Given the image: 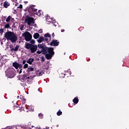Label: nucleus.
Here are the masks:
<instances>
[{
	"label": "nucleus",
	"instance_id": "nucleus-27",
	"mask_svg": "<svg viewBox=\"0 0 129 129\" xmlns=\"http://www.w3.org/2000/svg\"><path fill=\"white\" fill-rule=\"evenodd\" d=\"M28 67H29L28 64L26 63V64H25L24 65L23 68H24V69H27V68H28Z\"/></svg>",
	"mask_w": 129,
	"mask_h": 129
},
{
	"label": "nucleus",
	"instance_id": "nucleus-9",
	"mask_svg": "<svg viewBox=\"0 0 129 129\" xmlns=\"http://www.w3.org/2000/svg\"><path fill=\"white\" fill-rule=\"evenodd\" d=\"M27 80V76L26 74H24L23 75H22L20 79V80L22 82H25V81H26Z\"/></svg>",
	"mask_w": 129,
	"mask_h": 129
},
{
	"label": "nucleus",
	"instance_id": "nucleus-16",
	"mask_svg": "<svg viewBox=\"0 0 129 129\" xmlns=\"http://www.w3.org/2000/svg\"><path fill=\"white\" fill-rule=\"evenodd\" d=\"M34 61V59L32 58H30L27 61V63H29V64H32V62Z\"/></svg>",
	"mask_w": 129,
	"mask_h": 129
},
{
	"label": "nucleus",
	"instance_id": "nucleus-46",
	"mask_svg": "<svg viewBox=\"0 0 129 129\" xmlns=\"http://www.w3.org/2000/svg\"><path fill=\"white\" fill-rule=\"evenodd\" d=\"M39 33H41V32H39Z\"/></svg>",
	"mask_w": 129,
	"mask_h": 129
},
{
	"label": "nucleus",
	"instance_id": "nucleus-37",
	"mask_svg": "<svg viewBox=\"0 0 129 129\" xmlns=\"http://www.w3.org/2000/svg\"><path fill=\"white\" fill-rule=\"evenodd\" d=\"M22 73V69H20V71H19V74H21Z\"/></svg>",
	"mask_w": 129,
	"mask_h": 129
},
{
	"label": "nucleus",
	"instance_id": "nucleus-42",
	"mask_svg": "<svg viewBox=\"0 0 129 129\" xmlns=\"http://www.w3.org/2000/svg\"><path fill=\"white\" fill-rule=\"evenodd\" d=\"M15 25V24L14 23L13 25H12V27H15V26H14Z\"/></svg>",
	"mask_w": 129,
	"mask_h": 129
},
{
	"label": "nucleus",
	"instance_id": "nucleus-21",
	"mask_svg": "<svg viewBox=\"0 0 129 129\" xmlns=\"http://www.w3.org/2000/svg\"><path fill=\"white\" fill-rule=\"evenodd\" d=\"M62 113V112L60 111V110H59L57 112L56 114L58 115V116H60V115H61Z\"/></svg>",
	"mask_w": 129,
	"mask_h": 129
},
{
	"label": "nucleus",
	"instance_id": "nucleus-4",
	"mask_svg": "<svg viewBox=\"0 0 129 129\" xmlns=\"http://www.w3.org/2000/svg\"><path fill=\"white\" fill-rule=\"evenodd\" d=\"M35 6L31 5L29 7L26 8L25 10L28 11V13H29L30 15H34L35 14H37V9H35L34 7Z\"/></svg>",
	"mask_w": 129,
	"mask_h": 129
},
{
	"label": "nucleus",
	"instance_id": "nucleus-7",
	"mask_svg": "<svg viewBox=\"0 0 129 129\" xmlns=\"http://www.w3.org/2000/svg\"><path fill=\"white\" fill-rule=\"evenodd\" d=\"M25 22L27 23L28 25H31L32 24L34 23V19L31 17H28L27 18L25 19Z\"/></svg>",
	"mask_w": 129,
	"mask_h": 129
},
{
	"label": "nucleus",
	"instance_id": "nucleus-33",
	"mask_svg": "<svg viewBox=\"0 0 129 129\" xmlns=\"http://www.w3.org/2000/svg\"><path fill=\"white\" fill-rule=\"evenodd\" d=\"M18 8L23 9V5H20L18 7Z\"/></svg>",
	"mask_w": 129,
	"mask_h": 129
},
{
	"label": "nucleus",
	"instance_id": "nucleus-30",
	"mask_svg": "<svg viewBox=\"0 0 129 129\" xmlns=\"http://www.w3.org/2000/svg\"><path fill=\"white\" fill-rule=\"evenodd\" d=\"M24 25H21V27H20V29L21 30H24Z\"/></svg>",
	"mask_w": 129,
	"mask_h": 129
},
{
	"label": "nucleus",
	"instance_id": "nucleus-1",
	"mask_svg": "<svg viewBox=\"0 0 129 129\" xmlns=\"http://www.w3.org/2000/svg\"><path fill=\"white\" fill-rule=\"evenodd\" d=\"M38 47L40 50H38L36 53L39 54H45V58L48 60L51 59L55 54L54 48L48 47L45 43L38 44Z\"/></svg>",
	"mask_w": 129,
	"mask_h": 129
},
{
	"label": "nucleus",
	"instance_id": "nucleus-15",
	"mask_svg": "<svg viewBox=\"0 0 129 129\" xmlns=\"http://www.w3.org/2000/svg\"><path fill=\"white\" fill-rule=\"evenodd\" d=\"M73 101L74 103H75V104H77L79 101V99L78 97H75L73 100Z\"/></svg>",
	"mask_w": 129,
	"mask_h": 129
},
{
	"label": "nucleus",
	"instance_id": "nucleus-10",
	"mask_svg": "<svg viewBox=\"0 0 129 129\" xmlns=\"http://www.w3.org/2000/svg\"><path fill=\"white\" fill-rule=\"evenodd\" d=\"M25 107L26 109H28L29 111H33L34 110V107L33 106H29V105H25Z\"/></svg>",
	"mask_w": 129,
	"mask_h": 129
},
{
	"label": "nucleus",
	"instance_id": "nucleus-11",
	"mask_svg": "<svg viewBox=\"0 0 129 129\" xmlns=\"http://www.w3.org/2000/svg\"><path fill=\"white\" fill-rule=\"evenodd\" d=\"M51 36V34H49V33H47L46 34H45L44 35V37H45V41H47L49 40V39L48 38H50Z\"/></svg>",
	"mask_w": 129,
	"mask_h": 129
},
{
	"label": "nucleus",
	"instance_id": "nucleus-32",
	"mask_svg": "<svg viewBox=\"0 0 129 129\" xmlns=\"http://www.w3.org/2000/svg\"><path fill=\"white\" fill-rule=\"evenodd\" d=\"M4 32V30L3 29H0V34H3V33Z\"/></svg>",
	"mask_w": 129,
	"mask_h": 129
},
{
	"label": "nucleus",
	"instance_id": "nucleus-23",
	"mask_svg": "<svg viewBox=\"0 0 129 129\" xmlns=\"http://www.w3.org/2000/svg\"><path fill=\"white\" fill-rule=\"evenodd\" d=\"M21 100H22V103L23 104H25L26 103V98H22Z\"/></svg>",
	"mask_w": 129,
	"mask_h": 129
},
{
	"label": "nucleus",
	"instance_id": "nucleus-3",
	"mask_svg": "<svg viewBox=\"0 0 129 129\" xmlns=\"http://www.w3.org/2000/svg\"><path fill=\"white\" fill-rule=\"evenodd\" d=\"M25 48H27V49H30L32 53L35 52L37 50V48L38 47V45H34L27 42L25 43Z\"/></svg>",
	"mask_w": 129,
	"mask_h": 129
},
{
	"label": "nucleus",
	"instance_id": "nucleus-44",
	"mask_svg": "<svg viewBox=\"0 0 129 129\" xmlns=\"http://www.w3.org/2000/svg\"><path fill=\"white\" fill-rule=\"evenodd\" d=\"M12 20H14V19H12Z\"/></svg>",
	"mask_w": 129,
	"mask_h": 129
},
{
	"label": "nucleus",
	"instance_id": "nucleus-31",
	"mask_svg": "<svg viewBox=\"0 0 129 129\" xmlns=\"http://www.w3.org/2000/svg\"><path fill=\"white\" fill-rule=\"evenodd\" d=\"M18 68H19L20 70L22 69V65L19 63V67Z\"/></svg>",
	"mask_w": 129,
	"mask_h": 129
},
{
	"label": "nucleus",
	"instance_id": "nucleus-13",
	"mask_svg": "<svg viewBox=\"0 0 129 129\" xmlns=\"http://www.w3.org/2000/svg\"><path fill=\"white\" fill-rule=\"evenodd\" d=\"M10 6V3L9 2L6 1L4 2V7L5 8H8Z\"/></svg>",
	"mask_w": 129,
	"mask_h": 129
},
{
	"label": "nucleus",
	"instance_id": "nucleus-20",
	"mask_svg": "<svg viewBox=\"0 0 129 129\" xmlns=\"http://www.w3.org/2000/svg\"><path fill=\"white\" fill-rule=\"evenodd\" d=\"M44 74V72L41 71V72H40L39 71H38L37 72V74H38V76H41L43 75V74Z\"/></svg>",
	"mask_w": 129,
	"mask_h": 129
},
{
	"label": "nucleus",
	"instance_id": "nucleus-18",
	"mask_svg": "<svg viewBox=\"0 0 129 129\" xmlns=\"http://www.w3.org/2000/svg\"><path fill=\"white\" fill-rule=\"evenodd\" d=\"M19 48V46L16 45L15 48H11V51H13V50L18 51Z\"/></svg>",
	"mask_w": 129,
	"mask_h": 129
},
{
	"label": "nucleus",
	"instance_id": "nucleus-38",
	"mask_svg": "<svg viewBox=\"0 0 129 129\" xmlns=\"http://www.w3.org/2000/svg\"><path fill=\"white\" fill-rule=\"evenodd\" d=\"M65 31V30L64 29H61V32H64Z\"/></svg>",
	"mask_w": 129,
	"mask_h": 129
},
{
	"label": "nucleus",
	"instance_id": "nucleus-45",
	"mask_svg": "<svg viewBox=\"0 0 129 129\" xmlns=\"http://www.w3.org/2000/svg\"><path fill=\"white\" fill-rule=\"evenodd\" d=\"M40 32H42V31H40Z\"/></svg>",
	"mask_w": 129,
	"mask_h": 129
},
{
	"label": "nucleus",
	"instance_id": "nucleus-5",
	"mask_svg": "<svg viewBox=\"0 0 129 129\" xmlns=\"http://www.w3.org/2000/svg\"><path fill=\"white\" fill-rule=\"evenodd\" d=\"M5 73L6 76L8 77L9 78H13L16 75L15 73V70H13L12 69H7Z\"/></svg>",
	"mask_w": 129,
	"mask_h": 129
},
{
	"label": "nucleus",
	"instance_id": "nucleus-39",
	"mask_svg": "<svg viewBox=\"0 0 129 129\" xmlns=\"http://www.w3.org/2000/svg\"><path fill=\"white\" fill-rule=\"evenodd\" d=\"M30 79V77H27L26 76V80L27 79Z\"/></svg>",
	"mask_w": 129,
	"mask_h": 129
},
{
	"label": "nucleus",
	"instance_id": "nucleus-28",
	"mask_svg": "<svg viewBox=\"0 0 129 129\" xmlns=\"http://www.w3.org/2000/svg\"><path fill=\"white\" fill-rule=\"evenodd\" d=\"M30 42L31 43V44H35V40H34V39L31 40Z\"/></svg>",
	"mask_w": 129,
	"mask_h": 129
},
{
	"label": "nucleus",
	"instance_id": "nucleus-29",
	"mask_svg": "<svg viewBox=\"0 0 129 129\" xmlns=\"http://www.w3.org/2000/svg\"><path fill=\"white\" fill-rule=\"evenodd\" d=\"M38 116H39L40 118H43V115L41 113L39 114Z\"/></svg>",
	"mask_w": 129,
	"mask_h": 129
},
{
	"label": "nucleus",
	"instance_id": "nucleus-35",
	"mask_svg": "<svg viewBox=\"0 0 129 129\" xmlns=\"http://www.w3.org/2000/svg\"><path fill=\"white\" fill-rule=\"evenodd\" d=\"M19 127H20V128H19ZM16 129H23V128L22 126H19V127L17 126L16 127Z\"/></svg>",
	"mask_w": 129,
	"mask_h": 129
},
{
	"label": "nucleus",
	"instance_id": "nucleus-12",
	"mask_svg": "<svg viewBox=\"0 0 129 129\" xmlns=\"http://www.w3.org/2000/svg\"><path fill=\"white\" fill-rule=\"evenodd\" d=\"M45 40V38L43 36H41V37H39L38 40H37V42L39 43H40L42 42L43 41H44Z\"/></svg>",
	"mask_w": 129,
	"mask_h": 129
},
{
	"label": "nucleus",
	"instance_id": "nucleus-43",
	"mask_svg": "<svg viewBox=\"0 0 129 129\" xmlns=\"http://www.w3.org/2000/svg\"><path fill=\"white\" fill-rule=\"evenodd\" d=\"M19 96H17V98H19Z\"/></svg>",
	"mask_w": 129,
	"mask_h": 129
},
{
	"label": "nucleus",
	"instance_id": "nucleus-17",
	"mask_svg": "<svg viewBox=\"0 0 129 129\" xmlns=\"http://www.w3.org/2000/svg\"><path fill=\"white\" fill-rule=\"evenodd\" d=\"M40 36V34L38 33H35L34 35H33V37L34 39H37Z\"/></svg>",
	"mask_w": 129,
	"mask_h": 129
},
{
	"label": "nucleus",
	"instance_id": "nucleus-2",
	"mask_svg": "<svg viewBox=\"0 0 129 129\" xmlns=\"http://www.w3.org/2000/svg\"><path fill=\"white\" fill-rule=\"evenodd\" d=\"M5 37L7 40H10L12 42H15L18 40L17 34L12 31H8L5 33Z\"/></svg>",
	"mask_w": 129,
	"mask_h": 129
},
{
	"label": "nucleus",
	"instance_id": "nucleus-22",
	"mask_svg": "<svg viewBox=\"0 0 129 129\" xmlns=\"http://www.w3.org/2000/svg\"><path fill=\"white\" fill-rule=\"evenodd\" d=\"M11 16H8V17L7 18V19L6 20V21L7 22H9L10 20H11Z\"/></svg>",
	"mask_w": 129,
	"mask_h": 129
},
{
	"label": "nucleus",
	"instance_id": "nucleus-8",
	"mask_svg": "<svg viewBox=\"0 0 129 129\" xmlns=\"http://www.w3.org/2000/svg\"><path fill=\"white\" fill-rule=\"evenodd\" d=\"M59 43V41H58V40H53L52 42H50V45L53 46H58Z\"/></svg>",
	"mask_w": 129,
	"mask_h": 129
},
{
	"label": "nucleus",
	"instance_id": "nucleus-36",
	"mask_svg": "<svg viewBox=\"0 0 129 129\" xmlns=\"http://www.w3.org/2000/svg\"><path fill=\"white\" fill-rule=\"evenodd\" d=\"M51 36H52L53 38H54V37L55 36L54 33H52V34H51Z\"/></svg>",
	"mask_w": 129,
	"mask_h": 129
},
{
	"label": "nucleus",
	"instance_id": "nucleus-34",
	"mask_svg": "<svg viewBox=\"0 0 129 129\" xmlns=\"http://www.w3.org/2000/svg\"><path fill=\"white\" fill-rule=\"evenodd\" d=\"M26 62V60H23V61H22V63L23 64H25Z\"/></svg>",
	"mask_w": 129,
	"mask_h": 129
},
{
	"label": "nucleus",
	"instance_id": "nucleus-24",
	"mask_svg": "<svg viewBox=\"0 0 129 129\" xmlns=\"http://www.w3.org/2000/svg\"><path fill=\"white\" fill-rule=\"evenodd\" d=\"M42 12V11L41 10H39L38 11V12H37V14H36V15H38V16H42V14H41V12Z\"/></svg>",
	"mask_w": 129,
	"mask_h": 129
},
{
	"label": "nucleus",
	"instance_id": "nucleus-14",
	"mask_svg": "<svg viewBox=\"0 0 129 129\" xmlns=\"http://www.w3.org/2000/svg\"><path fill=\"white\" fill-rule=\"evenodd\" d=\"M13 66L16 69H19V63H18L17 62H14L13 63Z\"/></svg>",
	"mask_w": 129,
	"mask_h": 129
},
{
	"label": "nucleus",
	"instance_id": "nucleus-26",
	"mask_svg": "<svg viewBox=\"0 0 129 129\" xmlns=\"http://www.w3.org/2000/svg\"><path fill=\"white\" fill-rule=\"evenodd\" d=\"M41 61H42V62L45 61V59L44 56H41Z\"/></svg>",
	"mask_w": 129,
	"mask_h": 129
},
{
	"label": "nucleus",
	"instance_id": "nucleus-6",
	"mask_svg": "<svg viewBox=\"0 0 129 129\" xmlns=\"http://www.w3.org/2000/svg\"><path fill=\"white\" fill-rule=\"evenodd\" d=\"M22 36L25 37L26 41H30L32 39V35L29 32H24L22 34Z\"/></svg>",
	"mask_w": 129,
	"mask_h": 129
},
{
	"label": "nucleus",
	"instance_id": "nucleus-19",
	"mask_svg": "<svg viewBox=\"0 0 129 129\" xmlns=\"http://www.w3.org/2000/svg\"><path fill=\"white\" fill-rule=\"evenodd\" d=\"M34 70V69L33 68H32V67H29L28 68L27 72L28 73H29V72H33Z\"/></svg>",
	"mask_w": 129,
	"mask_h": 129
},
{
	"label": "nucleus",
	"instance_id": "nucleus-41",
	"mask_svg": "<svg viewBox=\"0 0 129 129\" xmlns=\"http://www.w3.org/2000/svg\"><path fill=\"white\" fill-rule=\"evenodd\" d=\"M55 22H56V21H55V20H54V21H52V23H55Z\"/></svg>",
	"mask_w": 129,
	"mask_h": 129
},
{
	"label": "nucleus",
	"instance_id": "nucleus-25",
	"mask_svg": "<svg viewBox=\"0 0 129 129\" xmlns=\"http://www.w3.org/2000/svg\"><path fill=\"white\" fill-rule=\"evenodd\" d=\"M4 27L5 28L9 29V28H10V25L9 24H8L5 25Z\"/></svg>",
	"mask_w": 129,
	"mask_h": 129
},
{
	"label": "nucleus",
	"instance_id": "nucleus-40",
	"mask_svg": "<svg viewBox=\"0 0 129 129\" xmlns=\"http://www.w3.org/2000/svg\"><path fill=\"white\" fill-rule=\"evenodd\" d=\"M24 3L25 4H27L28 3V2H24Z\"/></svg>",
	"mask_w": 129,
	"mask_h": 129
}]
</instances>
